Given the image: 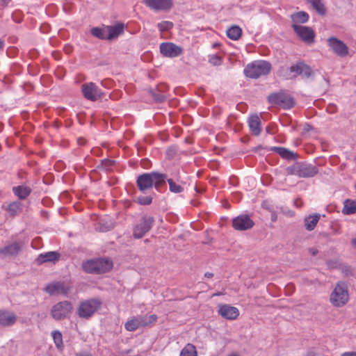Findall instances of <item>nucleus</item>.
I'll list each match as a JSON object with an SVG mask.
<instances>
[{
	"label": "nucleus",
	"instance_id": "f257e3e1",
	"mask_svg": "<svg viewBox=\"0 0 356 356\" xmlns=\"http://www.w3.org/2000/svg\"><path fill=\"white\" fill-rule=\"evenodd\" d=\"M271 70V65L266 60H255L248 64L244 69L247 77L257 79L261 76L268 74Z\"/></svg>",
	"mask_w": 356,
	"mask_h": 356
},
{
	"label": "nucleus",
	"instance_id": "f03ea898",
	"mask_svg": "<svg viewBox=\"0 0 356 356\" xmlns=\"http://www.w3.org/2000/svg\"><path fill=\"white\" fill-rule=\"evenodd\" d=\"M349 299L348 286L344 282H339L330 294V301L337 307L345 305Z\"/></svg>",
	"mask_w": 356,
	"mask_h": 356
},
{
	"label": "nucleus",
	"instance_id": "7ed1b4c3",
	"mask_svg": "<svg viewBox=\"0 0 356 356\" xmlns=\"http://www.w3.org/2000/svg\"><path fill=\"white\" fill-rule=\"evenodd\" d=\"M102 301L95 298L80 302L77 309V314L81 318L88 319L101 307Z\"/></svg>",
	"mask_w": 356,
	"mask_h": 356
},
{
	"label": "nucleus",
	"instance_id": "20e7f679",
	"mask_svg": "<svg viewBox=\"0 0 356 356\" xmlns=\"http://www.w3.org/2000/svg\"><path fill=\"white\" fill-rule=\"evenodd\" d=\"M113 267V263L108 259L90 260L83 263V268L88 273L101 274L109 271Z\"/></svg>",
	"mask_w": 356,
	"mask_h": 356
},
{
	"label": "nucleus",
	"instance_id": "39448f33",
	"mask_svg": "<svg viewBox=\"0 0 356 356\" xmlns=\"http://www.w3.org/2000/svg\"><path fill=\"white\" fill-rule=\"evenodd\" d=\"M156 321L157 316L156 314L149 316H137L127 321L124 325V327L127 331L133 332L140 327H146L154 323Z\"/></svg>",
	"mask_w": 356,
	"mask_h": 356
},
{
	"label": "nucleus",
	"instance_id": "423d86ee",
	"mask_svg": "<svg viewBox=\"0 0 356 356\" xmlns=\"http://www.w3.org/2000/svg\"><path fill=\"white\" fill-rule=\"evenodd\" d=\"M268 102L271 104L278 105L284 109H289L295 104L293 99L282 91L270 94L268 96Z\"/></svg>",
	"mask_w": 356,
	"mask_h": 356
},
{
	"label": "nucleus",
	"instance_id": "0eeeda50",
	"mask_svg": "<svg viewBox=\"0 0 356 356\" xmlns=\"http://www.w3.org/2000/svg\"><path fill=\"white\" fill-rule=\"evenodd\" d=\"M73 306L70 301H61L54 305L51 309V315L54 319L61 321L67 318L72 313Z\"/></svg>",
	"mask_w": 356,
	"mask_h": 356
},
{
	"label": "nucleus",
	"instance_id": "6e6552de",
	"mask_svg": "<svg viewBox=\"0 0 356 356\" xmlns=\"http://www.w3.org/2000/svg\"><path fill=\"white\" fill-rule=\"evenodd\" d=\"M329 48L337 56L344 58L349 55L348 47L341 40L332 36L327 40Z\"/></svg>",
	"mask_w": 356,
	"mask_h": 356
},
{
	"label": "nucleus",
	"instance_id": "1a4fd4ad",
	"mask_svg": "<svg viewBox=\"0 0 356 356\" xmlns=\"http://www.w3.org/2000/svg\"><path fill=\"white\" fill-rule=\"evenodd\" d=\"M154 218L150 216H143L138 224L134 229L133 235L136 238H142L147 232H148L154 223Z\"/></svg>",
	"mask_w": 356,
	"mask_h": 356
},
{
	"label": "nucleus",
	"instance_id": "9d476101",
	"mask_svg": "<svg viewBox=\"0 0 356 356\" xmlns=\"http://www.w3.org/2000/svg\"><path fill=\"white\" fill-rule=\"evenodd\" d=\"M81 90L84 97L90 101H96L104 96V92L92 82L83 84Z\"/></svg>",
	"mask_w": 356,
	"mask_h": 356
},
{
	"label": "nucleus",
	"instance_id": "9b49d317",
	"mask_svg": "<svg viewBox=\"0 0 356 356\" xmlns=\"http://www.w3.org/2000/svg\"><path fill=\"white\" fill-rule=\"evenodd\" d=\"M295 33L305 42L312 43L315 37L314 31L312 28L298 24H292Z\"/></svg>",
	"mask_w": 356,
	"mask_h": 356
},
{
	"label": "nucleus",
	"instance_id": "f8f14e48",
	"mask_svg": "<svg viewBox=\"0 0 356 356\" xmlns=\"http://www.w3.org/2000/svg\"><path fill=\"white\" fill-rule=\"evenodd\" d=\"M253 220L246 214L240 215L232 220L233 227L239 231H244L251 229L254 226Z\"/></svg>",
	"mask_w": 356,
	"mask_h": 356
},
{
	"label": "nucleus",
	"instance_id": "ddd939ff",
	"mask_svg": "<svg viewBox=\"0 0 356 356\" xmlns=\"http://www.w3.org/2000/svg\"><path fill=\"white\" fill-rule=\"evenodd\" d=\"M70 290V287L62 282H56L50 283V284H47L44 288V291L50 296H54V295H58V294L67 296Z\"/></svg>",
	"mask_w": 356,
	"mask_h": 356
},
{
	"label": "nucleus",
	"instance_id": "4468645a",
	"mask_svg": "<svg viewBox=\"0 0 356 356\" xmlns=\"http://www.w3.org/2000/svg\"><path fill=\"white\" fill-rule=\"evenodd\" d=\"M22 242L15 241L10 243L2 248H0V256L3 259L16 257L22 250Z\"/></svg>",
	"mask_w": 356,
	"mask_h": 356
},
{
	"label": "nucleus",
	"instance_id": "2eb2a0df",
	"mask_svg": "<svg viewBox=\"0 0 356 356\" xmlns=\"http://www.w3.org/2000/svg\"><path fill=\"white\" fill-rule=\"evenodd\" d=\"M160 52L163 56L174 58L182 53V49L174 43L163 42L160 45Z\"/></svg>",
	"mask_w": 356,
	"mask_h": 356
},
{
	"label": "nucleus",
	"instance_id": "dca6fc26",
	"mask_svg": "<svg viewBox=\"0 0 356 356\" xmlns=\"http://www.w3.org/2000/svg\"><path fill=\"white\" fill-rule=\"evenodd\" d=\"M153 176L152 172L150 173H143L137 177L136 184L140 191L145 193L153 187Z\"/></svg>",
	"mask_w": 356,
	"mask_h": 356
},
{
	"label": "nucleus",
	"instance_id": "f3484780",
	"mask_svg": "<svg viewBox=\"0 0 356 356\" xmlns=\"http://www.w3.org/2000/svg\"><path fill=\"white\" fill-rule=\"evenodd\" d=\"M302 65V62H298L296 64L289 67H282L280 70V75L284 76L286 79L296 77L298 75L301 76Z\"/></svg>",
	"mask_w": 356,
	"mask_h": 356
},
{
	"label": "nucleus",
	"instance_id": "a211bd4d",
	"mask_svg": "<svg viewBox=\"0 0 356 356\" xmlns=\"http://www.w3.org/2000/svg\"><path fill=\"white\" fill-rule=\"evenodd\" d=\"M219 314L224 318L229 320H234L239 315L238 309L229 305H222L219 307Z\"/></svg>",
	"mask_w": 356,
	"mask_h": 356
},
{
	"label": "nucleus",
	"instance_id": "6ab92c4d",
	"mask_svg": "<svg viewBox=\"0 0 356 356\" xmlns=\"http://www.w3.org/2000/svg\"><path fill=\"white\" fill-rule=\"evenodd\" d=\"M145 4L154 10H168L172 6L171 0H145Z\"/></svg>",
	"mask_w": 356,
	"mask_h": 356
},
{
	"label": "nucleus",
	"instance_id": "aec40b11",
	"mask_svg": "<svg viewBox=\"0 0 356 356\" xmlns=\"http://www.w3.org/2000/svg\"><path fill=\"white\" fill-rule=\"evenodd\" d=\"M318 172L316 166L312 164H299V177H313Z\"/></svg>",
	"mask_w": 356,
	"mask_h": 356
},
{
	"label": "nucleus",
	"instance_id": "412c9836",
	"mask_svg": "<svg viewBox=\"0 0 356 356\" xmlns=\"http://www.w3.org/2000/svg\"><path fill=\"white\" fill-rule=\"evenodd\" d=\"M17 316L14 313L8 311H0V325L11 326L15 323Z\"/></svg>",
	"mask_w": 356,
	"mask_h": 356
},
{
	"label": "nucleus",
	"instance_id": "4be33fe9",
	"mask_svg": "<svg viewBox=\"0 0 356 356\" xmlns=\"http://www.w3.org/2000/svg\"><path fill=\"white\" fill-rule=\"evenodd\" d=\"M107 36L106 40H112L117 38L124 32V24H117L115 26H106Z\"/></svg>",
	"mask_w": 356,
	"mask_h": 356
},
{
	"label": "nucleus",
	"instance_id": "5701e85b",
	"mask_svg": "<svg viewBox=\"0 0 356 356\" xmlns=\"http://www.w3.org/2000/svg\"><path fill=\"white\" fill-rule=\"evenodd\" d=\"M60 257V254L58 252H47L40 254L37 258V262L40 264L45 262H56L59 260Z\"/></svg>",
	"mask_w": 356,
	"mask_h": 356
},
{
	"label": "nucleus",
	"instance_id": "b1692460",
	"mask_svg": "<svg viewBox=\"0 0 356 356\" xmlns=\"http://www.w3.org/2000/svg\"><path fill=\"white\" fill-rule=\"evenodd\" d=\"M248 125L252 133L259 136L261 133V120L257 115H252L248 119Z\"/></svg>",
	"mask_w": 356,
	"mask_h": 356
},
{
	"label": "nucleus",
	"instance_id": "393cba45",
	"mask_svg": "<svg viewBox=\"0 0 356 356\" xmlns=\"http://www.w3.org/2000/svg\"><path fill=\"white\" fill-rule=\"evenodd\" d=\"M13 192L20 200H25L31 193L29 186L21 185L13 188Z\"/></svg>",
	"mask_w": 356,
	"mask_h": 356
},
{
	"label": "nucleus",
	"instance_id": "a878e982",
	"mask_svg": "<svg viewBox=\"0 0 356 356\" xmlns=\"http://www.w3.org/2000/svg\"><path fill=\"white\" fill-rule=\"evenodd\" d=\"M270 150L273 151V152L277 153L280 156H282L283 159H289V160L296 159L295 154L293 152L289 150L288 149H286L285 147H272L270 148Z\"/></svg>",
	"mask_w": 356,
	"mask_h": 356
},
{
	"label": "nucleus",
	"instance_id": "bb28decb",
	"mask_svg": "<svg viewBox=\"0 0 356 356\" xmlns=\"http://www.w3.org/2000/svg\"><path fill=\"white\" fill-rule=\"evenodd\" d=\"M309 15L305 11L295 13L291 15L293 24H304L309 20Z\"/></svg>",
	"mask_w": 356,
	"mask_h": 356
},
{
	"label": "nucleus",
	"instance_id": "cd10ccee",
	"mask_svg": "<svg viewBox=\"0 0 356 356\" xmlns=\"http://www.w3.org/2000/svg\"><path fill=\"white\" fill-rule=\"evenodd\" d=\"M6 210L11 217H15L22 212V203L18 201L13 202L8 205Z\"/></svg>",
	"mask_w": 356,
	"mask_h": 356
},
{
	"label": "nucleus",
	"instance_id": "c85d7f7f",
	"mask_svg": "<svg viewBox=\"0 0 356 356\" xmlns=\"http://www.w3.org/2000/svg\"><path fill=\"white\" fill-rule=\"evenodd\" d=\"M153 182L154 186L158 191L159 188L165 184V181L168 179L167 176L165 174L153 172Z\"/></svg>",
	"mask_w": 356,
	"mask_h": 356
},
{
	"label": "nucleus",
	"instance_id": "c756f323",
	"mask_svg": "<svg viewBox=\"0 0 356 356\" xmlns=\"http://www.w3.org/2000/svg\"><path fill=\"white\" fill-rule=\"evenodd\" d=\"M320 219L319 214L309 216L305 219V226L308 231H312L316 226Z\"/></svg>",
	"mask_w": 356,
	"mask_h": 356
},
{
	"label": "nucleus",
	"instance_id": "7c9ffc66",
	"mask_svg": "<svg viewBox=\"0 0 356 356\" xmlns=\"http://www.w3.org/2000/svg\"><path fill=\"white\" fill-rule=\"evenodd\" d=\"M312 4L313 8L320 15L324 16L326 14V8L323 0H307Z\"/></svg>",
	"mask_w": 356,
	"mask_h": 356
},
{
	"label": "nucleus",
	"instance_id": "2f4dec72",
	"mask_svg": "<svg viewBox=\"0 0 356 356\" xmlns=\"http://www.w3.org/2000/svg\"><path fill=\"white\" fill-rule=\"evenodd\" d=\"M342 212L346 215H350L356 213V200H346L344 202V206Z\"/></svg>",
	"mask_w": 356,
	"mask_h": 356
},
{
	"label": "nucleus",
	"instance_id": "473e14b6",
	"mask_svg": "<svg viewBox=\"0 0 356 356\" xmlns=\"http://www.w3.org/2000/svg\"><path fill=\"white\" fill-rule=\"evenodd\" d=\"M242 34L241 29L238 26H232L227 31V35L233 40H237Z\"/></svg>",
	"mask_w": 356,
	"mask_h": 356
},
{
	"label": "nucleus",
	"instance_id": "72a5a7b5",
	"mask_svg": "<svg viewBox=\"0 0 356 356\" xmlns=\"http://www.w3.org/2000/svg\"><path fill=\"white\" fill-rule=\"evenodd\" d=\"M91 33L93 36L101 39V40H106L107 36V29L106 26H104L103 27H94L91 29Z\"/></svg>",
	"mask_w": 356,
	"mask_h": 356
},
{
	"label": "nucleus",
	"instance_id": "f704fd0d",
	"mask_svg": "<svg viewBox=\"0 0 356 356\" xmlns=\"http://www.w3.org/2000/svg\"><path fill=\"white\" fill-rule=\"evenodd\" d=\"M180 356H197L195 346L192 343H187L181 350Z\"/></svg>",
	"mask_w": 356,
	"mask_h": 356
},
{
	"label": "nucleus",
	"instance_id": "c9c22d12",
	"mask_svg": "<svg viewBox=\"0 0 356 356\" xmlns=\"http://www.w3.org/2000/svg\"><path fill=\"white\" fill-rule=\"evenodd\" d=\"M169 184V190L170 192L174 193H180L184 191V188L177 184H176L172 179H167Z\"/></svg>",
	"mask_w": 356,
	"mask_h": 356
},
{
	"label": "nucleus",
	"instance_id": "e433bc0d",
	"mask_svg": "<svg viewBox=\"0 0 356 356\" xmlns=\"http://www.w3.org/2000/svg\"><path fill=\"white\" fill-rule=\"evenodd\" d=\"M52 337L54 339V341L56 344V346L58 348L61 349L63 348L62 334L59 331L55 330L52 332Z\"/></svg>",
	"mask_w": 356,
	"mask_h": 356
},
{
	"label": "nucleus",
	"instance_id": "4c0bfd02",
	"mask_svg": "<svg viewBox=\"0 0 356 356\" xmlns=\"http://www.w3.org/2000/svg\"><path fill=\"white\" fill-rule=\"evenodd\" d=\"M302 76L304 78H309L313 74L312 68L307 64L302 62Z\"/></svg>",
	"mask_w": 356,
	"mask_h": 356
},
{
	"label": "nucleus",
	"instance_id": "58836bf2",
	"mask_svg": "<svg viewBox=\"0 0 356 356\" xmlns=\"http://www.w3.org/2000/svg\"><path fill=\"white\" fill-rule=\"evenodd\" d=\"M286 172L287 175H296L299 177V164H296L286 168Z\"/></svg>",
	"mask_w": 356,
	"mask_h": 356
},
{
	"label": "nucleus",
	"instance_id": "ea45409f",
	"mask_svg": "<svg viewBox=\"0 0 356 356\" xmlns=\"http://www.w3.org/2000/svg\"><path fill=\"white\" fill-rule=\"evenodd\" d=\"M209 62L214 66H218L222 63V58L216 54L211 55L209 57Z\"/></svg>",
	"mask_w": 356,
	"mask_h": 356
},
{
	"label": "nucleus",
	"instance_id": "a19ab883",
	"mask_svg": "<svg viewBox=\"0 0 356 356\" xmlns=\"http://www.w3.org/2000/svg\"><path fill=\"white\" fill-rule=\"evenodd\" d=\"M137 202L140 205H149L152 202V198L151 196H139L137 198Z\"/></svg>",
	"mask_w": 356,
	"mask_h": 356
},
{
	"label": "nucleus",
	"instance_id": "79ce46f5",
	"mask_svg": "<svg viewBox=\"0 0 356 356\" xmlns=\"http://www.w3.org/2000/svg\"><path fill=\"white\" fill-rule=\"evenodd\" d=\"M173 24L170 22H162L158 24V27L161 31H168L172 29Z\"/></svg>",
	"mask_w": 356,
	"mask_h": 356
},
{
	"label": "nucleus",
	"instance_id": "37998d69",
	"mask_svg": "<svg viewBox=\"0 0 356 356\" xmlns=\"http://www.w3.org/2000/svg\"><path fill=\"white\" fill-rule=\"evenodd\" d=\"M114 165V161L111 160H104L99 168L104 170H110Z\"/></svg>",
	"mask_w": 356,
	"mask_h": 356
},
{
	"label": "nucleus",
	"instance_id": "c03bdc74",
	"mask_svg": "<svg viewBox=\"0 0 356 356\" xmlns=\"http://www.w3.org/2000/svg\"><path fill=\"white\" fill-rule=\"evenodd\" d=\"M149 92L151 95L153 97L154 99L156 102H161L165 99V96L163 94L156 93L154 90H150Z\"/></svg>",
	"mask_w": 356,
	"mask_h": 356
},
{
	"label": "nucleus",
	"instance_id": "a18cd8bd",
	"mask_svg": "<svg viewBox=\"0 0 356 356\" xmlns=\"http://www.w3.org/2000/svg\"><path fill=\"white\" fill-rule=\"evenodd\" d=\"M176 154V148L170 147L167 149V155L169 158H173Z\"/></svg>",
	"mask_w": 356,
	"mask_h": 356
},
{
	"label": "nucleus",
	"instance_id": "49530a36",
	"mask_svg": "<svg viewBox=\"0 0 356 356\" xmlns=\"http://www.w3.org/2000/svg\"><path fill=\"white\" fill-rule=\"evenodd\" d=\"M309 252L313 255V256H316L318 252V250L316 249V248H311L309 249Z\"/></svg>",
	"mask_w": 356,
	"mask_h": 356
},
{
	"label": "nucleus",
	"instance_id": "de8ad7c7",
	"mask_svg": "<svg viewBox=\"0 0 356 356\" xmlns=\"http://www.w3.org/2000/svg\"><path fill=\"white\" fill-rule=\"evenodd\" d=\"M341 356H356V352H346L343 353Z\"/></svg>",
	"mask_w": 356,
	"mask_h": 356
},
{
	"label": "nucleus",
	"instance_id": "09e8293b",
	"mask_svg": "<svg viewBox=\"0 0 356 356\" xmlns=\"http://www.w3.org/2000/svg\"><path fill=\"white\" fill-rule=\"evenodd\" d=\"M204 276L207 278H211L213 276V274L212 273H210V272H207L205 274H204Z\"/></svg>",
	"mask_w": 356,
	"mask_h": 356
},
{
	"label": "nucleus",
	"instance_id": "8fccbe9b",
	"mask_svg": "<svg viewBox=\"0 0 356 356\" xmlns=\"http://www.w3.org/2000/svg\"><path fill=\"white\" fill-rule=\"evenodd\" d=\"M4 47V42L3 40H0V50L3 49Z\"/></svg>",
	"mask_w": 356,
	"mask_h": 356
},
{
	"label": "nucleus",
	"instance_id": "3c124183",
	"mask_svg": "<svg viewBox=\"0 0 356 356\" xmlns=\"http://www.w3.org/2000/svg\"><path fill=\"white\" fill-rule=\"evenodd\" d=\"M353 246L356 248V238H353L351 241Z\"/></svg>",
	"mask_w": 356,
	"mask_h": 356
},
{
	"label": "nucleus",
	"instance_id": "603ef678",
	"mask_svg": "<svg viewBox=\"0 0 356 356\" xmlns=\"http://www.w3.org/2000/svg\"><path fill=\"white\" fill-rule=\"evenodd\" d=\"M276 219H277V216H276V215H275V214H272V216H271V220H272V221H275V220H276Z\"/></svg>",
	"mask_w": 356,
	"mask_h": 356
},
{
	"label": "nucleus",
	"instance_id": "864d4df0",
	"mask_svg": "<svg viewBox=\"0 0 356 356\" xmlns=\"http://www.w3.org/2000/svg\"><path fill=\"white\" fill-rule=\"evenodd\" d=\"M4 3H8L10 0H1Z\"/></svg>",
	"mask_w": 356,
	"mask_h": 356
},
{
	"label": "nucleus",
	"instance_id": "5fc2aeb1",
	"mask_svg": "<svg viewBox=\"0 0 356 356\" xmlns=\"http://www.w3.org/2000/svg\"><path fill=\"white\" fill-rule=\"evenodd\" d=\"M78 356H90V355H87V354H80Z\"/></svg>",
	"mask_w": 356,
	"mask_h": 356
},
{
	"label": "nucleus",
	"instance_id": "6e6d98bb",
	"mask_svg": "<svg viewBox=\"0 0 356 356\" xmlns=\"http://www.w3.org/2000/svg\"><path fill=\"white\" fill-rule=\"evenodd\" d=\"M229 356H239V355L236 353H233V354L229 355Z\"/></svg>",
	"mask_w": 356,
	"mask_h": 356
}]
</instances>
